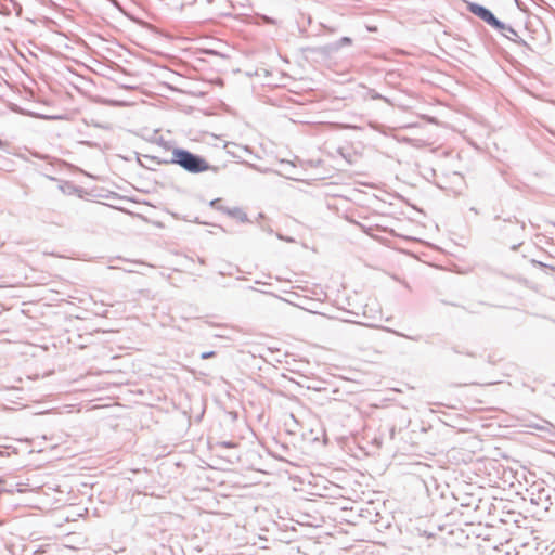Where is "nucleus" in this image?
I'll list each match as a JSON object with an SVG mask.
<instances>
[{
    "instance_id": "obj_4",
    "label": "nucleus",
    "mask_w": 555,
    "mask_h": 555,
    "mask_svg": "<svg viewBox=\"0 0 555 555\" xmlns=\"http://www.w3.org/2000/svg\"><path fill=\"white\" fill-rule=\"evenodd\" d=\"M176 149H171L167 141H156L155 145L151 149L150 153L145 155L146 158L159 165H165L158 157H170L173 155Z\"/></svg>"
},
{
    "instance_id": "obj_7",
    "label": "nucleus",
    "mask_w": 555,
    "mask_h": 555,
    "mask_svg": "<svg viewBox=\"0 0 555 555\" xmlns=\"http://www.w3.org/2000/svg\"><path fill=\"white\" fill-rule=\"evenodd\" d=\"M321 27L323 29H325L326 31L331 33V34H334L338 30V27L337 26H331V25H326L325 23H321L320 24Z\"/></svg>"
},
{
    "instance_id": "obj_5",
    "label": "nucleus",
    "mask_w": 555,
    "mask_h": 555,
    "mask_svg": "<svg viewBox=\"0 0 555 555\" xmlns=\"http://www.w3.org/2000/svg\"><path fill=\"white\" fill-rule=\"evenodd\" d=\"M352 39L350 37H341L339 40L328 43L326 46L317 48H306L305 51L312 53H319L322 55H331L341 49L344 46H351Z\"/></svg>"
},
{
    "instance_id": "obj_2",
    "label": "nucleus",
    "mask_w": 555,
    "mask_h": 555,
    "mask_svg": "<svg viewBox=\"0 0 555 555\" xmlns=\"http://www.w3.org/2000/svg\"><path fill=\"white\" fill-rule=\"evenodd\" d=\"M467 9L472 14L486 22L492 28H495L496 25H499L500 20L488 8L479 3L469 2L467 4Z\"/></svg>"
},
{
    "instance_id": "obj_10",
    "label": "nucleus",
    "mask_w": 555,
    "mask_h": 555,
    "mask_svg": "<svg viewBox=\"0 0 555 555\" xmlns=\"http://www.w3.org/2000/svg\"><path fill=\"white\" fill-rule=\"evenodd\" d=\"M266 21H267L268 23H274V22H273V20H270V18H266Z\"/></svg>"
},
{
    "instance_id": "obj_9",
    "label": "nucleus",
    "mask_w": 555,
    "mask_h": 555,
    "mask_svg": "<svg viewBox=\"0 0 555 555\" xmlns=\"http://www.w3.org/2000/svg\"><path fill=\"white\" fill-rule=\"evenodd\" d=\"M103 128H105L106 130H112L113 129L112 125H106Z\"/></svg>"
},
{
    "instance_id": "obj_1",
    "label": "nucleus",
    "mask_w": 555,
    "mask_h": 555,
    "mask_svg": "<svg viewBox=\"0 0 555 555\" xmlns=\"http://www.w3.org/2000/svg\"><path fill=\"white\" fill-rule=\"evenodd\" d=\"M159 158L164 162L165 165L178 164L189 172L193 173L209 170V164L205 158L181 149L175 150L173 155L170 157L168 156Z\"/></svg>"
},
{
    "instance_id": "obj_8",
    "label": "nucleus",
    "mask_w": 555,
    "mask_h": 555,
    "mask_svg": "<svg viewBox=\"0 0 555 555\" xmlns=\"http://www.w3.org/2000/svg\"><path fill=\"white\" fill-rule=\"evenodd\" d=\"M212 354H214L212 352H209V353H204V354H203V358H204V359H206V358H209V357H211Z\"/></svg>"
},
{
    "instance_id": "obj_6",
    "label": "nucleus",
    "mask_w": 555,
    "mask_h": 555,
    "mask_svg": "<svg viewBox=\"0 0 555 555\" xmlns=\"http://www.w3.org/2000/svg\"><path fill=\"white\" fill-rule=\"evenodd\" d=\"M529 429L545 431L554 427V425L548 421H542L541 424H527L526 425Z\"/></svg>"
},
{
    "instance_id": "obj_3",
    "label": "nucleus",
    "mask_w": 555,
    "mask_h": 555,
    "mask_svg": "<svg viewBox=\"0 0 555 555\" xmlns=\"http://www.w3.org/2000/svg\"><path fill=\"white\" fill-rule=\"evenodd\" d=\"M496 31H499L503 37L506 39L515 42L516 44L526 48L530 52L533 51V49L530 47V44L525 41L517 30H515L511 25L503 23L502 21L499 22V25L494 28Z\"/></svg>"
}]
</instances>
